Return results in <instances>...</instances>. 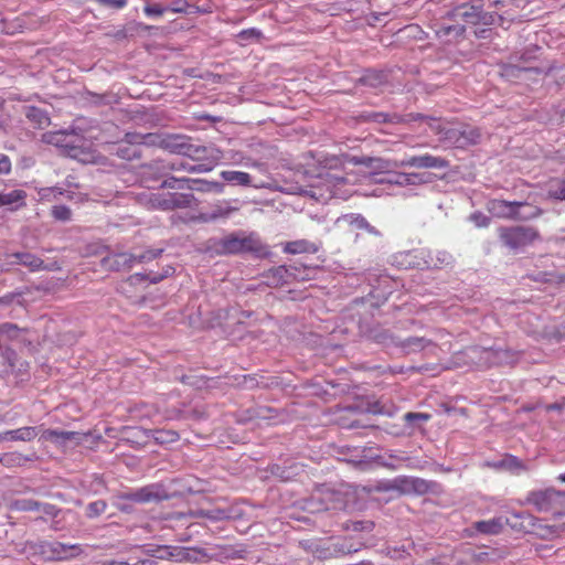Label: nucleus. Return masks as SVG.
<instances>
[{
    "instance_id": "obj_1",
    "label": "nucleus",
    "mask_w": 565,
    "mask_h": 565,
    "mask_svg": "<svg viewBox=\"0 0 565 565\" xmlns=\"http://www.w3.org/2000/svg\"><path fill=\"white\" fill-rule=\"evenodd\" d=\"M351 173L338 175L332 172H326L318 175L309 185L299 188V194L309 196L318 202H327L334 196H344L341 186L354 182Z\"/></svg>"
},
{
    "instance_id": "obj_2",
    "label": "nucleus",
    "mask_w": 565,
    "mask_h": 565,
    "mask_svg": "<svg viewBox=\"0 0 565 565\" xmlns=\"http://www.w3.org/2000/svg\"><path fill=\"white\" fill-rule=\"evenodd\" d=\"M487 209L499 218L530 220L542 214V210L537 206L519 201L490 200Z\"/></svg>"
},
{
    "instance_id": "obj_3",
    "label": "nucleus",
    "mask_w": 565,
    "mask_h": 565,
    "mask_svg": "<svg viewBox=\"0 0 565 565\" xmlns=\"http://www.w3.org/2000/svg\"><path fill=\"white\" fill-rule=\"evenodd\" d=\"M526 501L540 512L552 513L555 516L565 515V491L553 488L532 491L527 494Z\"/></svg>"
},
{
    "instance_id": "obj_4",
    "label": "nucleus",
    "mask_w": 565,
    "mask_h": 565,
    "mask_svg": "<svg viewBox=\"0 0 565 565\" xmlns=\"http://www.w3.org/2000/svg\"><path fill=\"white\" fill-rule=\"evenodd\" d=\"M142 203L154 210L172 211L190 207L195 198L191 193H143L140 196Z\"/></svg>"
},
{
    "instance_id": "obj_5",
    "label": "nucleus",
    "mask_w": 565,
    "mask_h": 565,
    "mask_svg": "<svg viewBox=\"0 0 565 565\" xmlns=\"http://www.w3.org/2000/svg\"><path fill=\"white\" fill-rule=\"evenodd\" d=\"M216 248L222 254L260 253L263 250V244L256 234L238 232L220 239Z\"/></svg>"
},
{
    "instance_id": "obj_6",
    "label": "nucleus",
    "mask_w": 565,
    "mask_h": 565,
    "mask_svg": "<svg viewBox=\"0 0 565 565\" xmlns=\"http://www.w3.org/2000/svg\"><path fill=\"white\" fill-rule=\"evenodd\" d=\"M499 237L510 249H522L540 238L539 232L530 226L500 227Z\"/></svg>"
},
{
    "instance_id": "obj_7",
    "label": "nucleus",
    "mask_w": 565,
    "mask_h": 565,
    "mask_svg": "<svg viewBox=\"0 0 565 565\" xmlns=\"http://www.w3.org/2000/svg\"><path fill=\"white\" fill-rule=\"evenodd\" d=\"M451 18L457 21H463L468 24L492 25L500 17L493 12H483L480 7L473 4H462L451 12Z\"/></svg>"
},
{
    "instance_id": "obj_8",
    "label": "nucleus",
    "mask_w": 565,
    "mask_h": 565,
    "mask_svg": "<svg viewBox=\"0 0 565 565\" xmlns=\"http://www.w3.org/2000/svg\"><path fill=\"white\" fill-rule=\"evenodd\" d=\"M348 162L354 166H363L366 169V171H364V177L370 178L399 168L397 160H388L379 157L353 156L348 158Z\"/></svg>"
},
{
    "instance_id": "obj_9",
    "label": "nucleus",
    "mask_w": 565,
    "mask_h": 565,
    "mask_svg": "<svg viewBox=\"0 0 565 565\" xmlns=\"http://www.w3.org/2000/svg\"><path fill=\"white\" fill-rule=\"evenodd\" d=\"M416 118L425 119L422 115H416ZM426 120L429 128L440 137V140L459 147V141L461 139V124H452L433 118H426Z\"/></svg>"
},
{
    "instance_id": "obj_10",
    "label": "nucleus",
    "mask_w": 565,
    "mask_h": 565,
    "mask_svg": "<svg viewBox=\"0 0 565 565\" xmlns=\"http://www.w3.org/2000/svg\"><path fill=\"white\" fill-rule=\"evenodd\" d=\"M469 355H480L490 365L512 364L518 359V352L510 349H469Z\"/></svg>"
},
{
    "instance_id": "obj_11",
    "label": "nucleus",
    "mask_w": 565,
    "mask_h": 565,
    "mask_svg": "<svg viewBox=\"0 0 565 565\" xmlns=\"http://www.w3.org/2000/svg\"><path fill=\"white\" fill-rule=\"evenodd\" d=\"M393 488L398 494H425L430 490V484L422 478L399 476L393 479Z\"/></svg>"
},
{
    "instance_id": "obj_12",
    "label": "nucleus",
    "mask_w": 565,
    "mask_h": 565,
    "mask_svg": "<svg viewBox=\"0 0 565 565\" xmlns=\"http://www.w3.org/2000/svg\"><path fill=\"white\" fill-rule=\"evenodd\" d=\"M399 168L413 167L418 169H445L449 162L440 157H435L429 153L413 156L405 160L398 161Z\"/></svg>"
},
{
    "instance_id": "obj_13",
    "label": "nucleus",
    "mask_w": 565,
    "mask_h": 565,
    "mask_svg": "<svg viewBox=\"0 0 565 565\" xmlns=\"http://www.w3.org/2000/svg\"><path fill=\"white\" fill-rule=\"evenodd\" d=\"M166 147L172 152L186 156L192 160H204L205 158V146L190 143L180 137L168 142Z\"/></svg>"
},
{
    "instance_id": "obj_14",
    "label": "nucleus",
    "mask_w": 565,
    "mask_h": 565,
    "mask_svg": "<svg viewBox=\"0 0 565 565\" xmlns=\"http://www.w3.org/2000/svg\"><path fill=\"white\" fill-rule=\"evenodd\" d=\"M167 495L161 486L149 484L126 494V499L136 503H149L166 499Z\"/></svg>"
},
{
    "instance_id": "obj_15",
    "label": "nucleus",
    "mask_w": 565,
    "mask_h": 565,
    "mask_svg": "<svg viewBox=\"0 0 565 565\" xmlns=\"http://www.w3.org/2000/svg\"><path fill=\"white\" fill-rule=\"evenodd\" d=\"M85 436V434L77 431L46 429L44 430L42 438L57 446H66L67 444L79 445L84 440Z\"/></svg>"
},
{
    "instance_id": "obj_16",
    "label": "nucleus",
    "mask_w": 565,
    "mask_h": 565,
    "mask_svg": "<svg viewBox=\"0 0 565 565\" xmlns=\"http://www.w3.org/2000/svg\"><path fill=\"white\" fill-rule=\"evenodd\" d=\"M340 503L339 494L333 491H317L310 499L308 508L311 511L337 509Z\"/></svg>"
},
{
    "instance_id": "obj_17",
    "label": "nucleus",
    "mask_w": 565,
    "mask_h": 565,
    "mask_svg": "<svg viewBox=\"0 0 565 565\" xmlns=\"http://www.w3.org/2000/svg\"><path fill=\"white\" fill-rule=\"evenodd\" d=\"M171 556L178 563H203L211 559L205 550L184 546H174V554Z\"/></svg>"
},
{
    "instance_id": "obj_18",
    "label": "nucleus",
    "mask_w": 565,
    "mask_h": 565,
    "mask_svg": "<svg viewBox=\"0 0 565 565\" xmlns=\"http://www.w3.org/2000/svg\"><path fill=\"white\" fill-rule=\"evenodd\" d=\"M137 257L129 253L110 254L103 258V265L110 270H129L136 264Z\"/></svg>"
},
{
    "instance_id": "obj_19",
    "label": "nucleus",
    "mask_w": 565,
    "mask_h": 565,
    "mask_svg": "<svg viewBox=\"0 0 565 565\" xmlns=\"http://www.w3.org/2000/svg\"><path fill=\"white\" fill-rule=\"evenodd\" d=\"M423 264L416 263L418 267L425 268H443L452 262V256L445 250L420 252Z\"/></svg>"
},
{
    "instance_id": "obj_20",
    "label": "nucleus",
    "mask_w": 565,
    "mask_h": 565,
    "mask_svg": "<svg viewBox=\"0 0 565 565\" xmlns=\"http://www.w3.org/2000/svg\"><path fill=\"white\" fill-rule=\"evenodd\" d=\"M237 210L238 207L232 206L230 201L223 200L217 201L214 205L211 206L210 211L201 213L199 217L203 222H215L220 218L230 217V215Z\"/></svg>"
},
{
    "instance_id": "obj_21",
    "label": "nucleus",
    "mask_w": 565,
    "mask_h": 565,
    "mask_svg": "<svg viewBox=\"0 0 565 565\" xmlns=\"http://www.w3.org/2000/svg\"><path fill=\"white\" fill-rule=\"evenodd\" d=\"M77 136L68 131H54L45 132L42 135V140L46 143L54 145L61 148L75 149L79 147L76 143Z\"/></svg>"
},
{
    "instance_id": "obj_22",
    "label": "nucleus",
    "mask_w": 565,
    "mask_h": 565,
    "mask_svg": "<svg viewBox=\"0 0 565 565\" xmlns=\"http://www.w3.org/2000/svg\"><path fill=\"white\" fill-rule=\"evenodd\" d=\"M81 552L79 545H67L61 542L47 543L43 546V553H50L55 559H68Z\"/></svg>"
},
{
    "instance_id": "obj_23",
    "label": "nucleus",
    "mask_w": 565,
    "mask_h": 565,
    "mask_svg": "<svg viewBox=\"0 0 565 565\" xmlns=\"http://www.w3.org/2000/svg\"><path fill=\"white\" fill-rule=\"evenodd\" d=\"M430 181V178H429V174L427 173H403V172H399V173H396L394 175V178L392 179H387V180H383L381 179L379 182L381 183H390V184H395V185H399V186H407V185H420V184H424V183H427Z\"/></svg>"
},
{
    "instance_id": "obj_24",
    "label": "nucleus",
    "mask_w": 565,
    "mask_h": 565,
    "mask_svg": "<svg viewBox=\"0 0 565 565\" xmlns=\"http://www.w3.org/2000/svg\"><path fill=\"white\" fill-rule=\"evenodd\" d=\"M19 333V329L15 324L12 323H3L0 326V353L8 361L9 365L13 367V360L15 358V353L10 349L2 348L3 338L13 339L17 338Z\"/></svg>"
},
{
    "instance_id": "obj_25",
    "label": "nucleus",
    "mask_w": 565,
    "mask_h": 565,
    "mask_svg": "<svg viewBox=\"0 0 565 565\" xmlns=\"http://www.w3.org/2000/svg\"><path fill=\"white\" fill-rule=\"evenodd\" d=\"M38 436L36 427H21L14 430L0 433V441L19 440L30 441Z\"/></svg>"
},
{
    "instance_id": "obj_26",
    "label": "nucleus",
    "mask_w": 565,
    "mask_h": 565,
    "mask_svg": "<svg viewBox=\"0 0 565 565\" xmlns=\"http://www.w3.org/2000/svg\"><path fill=\"white\" fill-rule=\"evenodd\" d=\"M189 190H195L203 193L222 194L225 185L218 181H209L205 179H192L191 184L188 185Z\"/></svg>"
},
{
    "instance_id": "obj_27",
    "label": "nucleus",
    "mask_w": 565,
    "mask_h": 565,
    "mask_svg": "<svg viewBox=\"0 0 565 565\" xmlns=\"http://www.w3.org/2000/svg\"><path fill=\"white\" fill-rule=\"evenodd\" d=\"M463 32L465 26L462 24H449L447 22H443L436 30L437 36L446 41L457 40L463 34Z\"/></svg>"
},
{
    "instance_id": "obj_28",
    "label": "nucleus",
    "mask_w": 565,
    "mask_h": 565,
    "mask_svg": "<svg viewBox=\"0 0 565 565\" xmlns=\"http://www.w3.org/2000/svg\"><path fill=\"white\" fill-rule=\"evenodd\" d=\"M172 171H186L189 173H205L213 170V166L207 163L190 164L186 161H175L168 164Z\"/></svg>"
},
{
    "instance_id": "obj_29",
    "label": "nucleus",
    "mask_w": 565,
    "mask_h": 565,
    "mask_svg": "<svg viewBox=\"0 0 565 565\" xmlns=\"http://www.w3.org/2000/svg\"><path fill=\"white\" fill-rule=\"evenodd\" d=\"M25 196V192L22 190L0 193V206H9L11 210H14L24 204Z\"/></svg>"
},
{
    "instance_id": "obj_30",
    "label": "nucleus",
    "mask_w": 565,
    "mask_h": 565,
    "mask_svg": "<svg viewBox=\"0 0 565 565\" xmlns=\"http://www.w3.org/2000/svg\"><path fill=\"white\" fill-rule=\"evenodd\" d=\"M537 535L543 540H553L561 536L565 531V524L537 523L535 525Z\"/></svg>"
},
{
    "instance_id": "obj_31",
    "label": "nucleus",
    "mask_w": 565,
    "mask_h": 565,
    "mask_svg": "<svg viewBox=\"0 0 565 565\" xmlns=\"http://www.w3.org/2000/svg\"><path fill=\"white\" fill-rule=\"evenodd\" d=\"M495 469L508 470L512 473L520 475L526 470V467L516 457L509 456L491 465Z\"/></svg>"
},
{
    "instance_id": "obj_32",
    "label": "nucleus",
    "mask_w": 565,
    "mask_h": 565,
    "mask_svg": "<svg viewBox=\"0 0 565 565\" xmlns=\"http://www.w3.org/2000/svg\"><path fill=\"white\" fill-rule=\"evenodd\" d=\"M473 527L480 533L494 535L503 530V521L501 518L478 521L473 524Z\"/></svg>"
},
{
    "instance_id": "obj_33",
    "label": "nucleus",
    "mask_w": 565,
    "mask_h": 565,
    "mask_svg": "<svg viewBox=\"0 0 565 565\" xmlns=\"http://www.w3.org/2000/svg\"><path fill=\"white\" fill-rule=\"evenodd\" d=\"M25 116L39 129H43L50 125V117L44 110L40 108L32 106L28 107L25 110Z\"/></svg>"
},
{
    "instance_id": "obj_34",
    "label": "nucleus",
    "mask_w": 565,
    "mask_h": 565,
    "mask_svg": "<svg viewBox=\"0 0 565 565\" xmlns=\"http://www.w3.org/2000/svg\"><path fill=\"white\" fill-rule=\"evenodd\" d=\"M12 256L17 259L18 264L28 267L32 271L43 268V260L31 253H15Z\"/></svg>"
},
{
    "instance_id": "obj_35",
    "label": "nucleus",
    "mask_w": 565,
    "mask_h": 565,
    "mask_svg": "<svg viewBox=\"0 0 565 565\" xmlns=\"http://www.w3.org/2000/svg\"><path fill=\"white\" fill-rule=\"evenodd\" d=\"M461 139L459 141V147H467L470 145H475L480 140L481 134L478 128L461 124Z\"/></svg>"
},
{
    "instance_id": "obj_36",
    "label": "nucleus",
    "mask_w": 565,
    "mask_h": 565,
    "mask_svg": "<svg viewBox=\"0 0 565 565\" xmlns=\"http://www.w3.org/2000/svg\"><path fill=\"white\" fill-rule=\"evenodd\" d=\"M221 177L223 180L235 183L238 185H252V177L243 171H222Z\"/></svg>"
},
{
    "instance_id": "obj_37",
    "label": "nucleus",
    "mask_w": 565,
    "mask_h": 565,
    "mask_svg": "<svg viewBox=\"0 0 565 565\" xmlns=\"http://www.w3.org/2000/svg\"><path fill=\"white\" fill-rule=\"evenodd\" d=\"M288 269L285 266H278L268 270L266 282L269 286H279L287 282Z\"/></svg>"
},
{
    "instance_id": "obj_38",
    "label": "nucleus",
    "mask_w": 565,
    "mask_h": 565,
    "mask_svg": "<svg viewBox=\"0 0 565 565\" xmlns=\"http://www.w3.org/2000/svg\"><path fill=\"white\" fill-rule=\"evenodd\" d=\"M19 509L23 511H40L45 514H53L54 507L40 503L34 500H21L18 502Z\"/></svg>"
},
{
    "instance_id": "obj_39",
    "label": "nucleus",
    "mask_w": 565,
    "mask_h": 565,
    "mask_svg": "<svg viewBox=\"0 0 565 565\" xmlns=\"http://www.w3.org/2000/svg\"><path fill=\"white\" fill-rule=\"evenodd\" d=\"M312 247V243L306 239H300L287 243L284 247V252L288 254H301L311 252L313 249Z\"/></svg>"
},
{
    "instance_id": "obj_40",
    "label": "nucleus",
    "mask_w": 565,
    "mask_h": 565,
    "mask_svg": "<svg viewBox=\"0 0 565 565\" xmlns=\"http://www.w3.org/2000/svg\"><path fill=\"white\" fill-rule=\"evenodd\" d=\"M430 344H431L430 340H427L425 338H419V337H412V338L406 339L403 342V347L406 350H408V352H416V351L423 350Z\"/></svg>"
},
{
    "instance_id": "obj_41",
    "label": "nucleus",
    "mask_w": 565,
    "mask_h": 565,
    "mask_svg": "<svg viewBox=\"0 0 565 565\" xmlns=\"http://www.w3.org/2000/svg\"><path fill=\"white\" fill-rule=\"evenodd\" d=\"M191 181H192V179H190V178L170 177L161 183V188L181 190V189L188 188V185L191 184Z\"/></svg>"
},
{
    "instance_id": "obj_42",
    "label": "nucleus",
    "mask_w": 565,
    "mask_h": 565,
    "mask_svg": "<svg viewBox=\"0 0 565 565\" xmlns=\"http://www.w3.org/2000/svg\"><path fill=\"white\" fill-rule=\"evenodd\" d=\"M146 553L149 556H154L159 559L173 561L171 555L174 554V546H158L157 550H147Z\"/></svg>"
},
{
    "instance_id": "obj_43",
    "label": "nucleus",
    "mask_w": 565,
    "mask_h": 565,
    "mask_svg": "<svg viewBox=\"0 0 565 565\" xmlns=\"http://www.w3.org/2000/svg\"><path fill=\"white\" fill-rule=\"evenodd\" d=\"M205 158L204 160L209 161L211 166L214 167L215 163L220 162L221 160H223L225 157L223 154V152L216 148V147H213V146H210V147H205Z\"/></svg>"
},
{
    "instance_id": "obj_44",
    "label": "nucleus",
    "mask_w": 565,
    "mask_h": 565,
    "mask_svg": "<svg viewBox=\"0 0 565 565\" xmlns=\"http://www.w3.org/2000/svg\"><path fill=\"white\" fill-rule=\"evenodd\" d=\"M162 249H148L139 255H136V264L148 263L160 256Z\"/></svg>"
},
{
    "instance_id": "obj_45",
    "label": "nucleus",
    "mask_w": 565,
    "mask_h": 565,
    "mask_svg": "<svg viewBox=\"0 0 565 565\" xmlns=\"http://www.w3.org/2000/svg\"><path fill=\"white\" fill-rule=\"evenodd\" d=\"M52 215L58 221H68L71 218V210L65 205H55L52 209Z\"/></svg>"
},
{
    "instance_id": "obj_46",
    "label": "nucleus",
    "mask_w": 565,
    "mask_h": 565,
    "mask_svg": "<svg viewBox=\"0 0 565 565\" xmlns=\"http://www.w3.org/2000/svg\"><path fill=\"white\" fill-rule=\"evenodd\" d=\"M262 36V32L257 29H247L243 30L237 34V38L243 43L248 40H259Z\"/></svg>"
},
{
    "instance_id": "obj_47",
    "label": "nucleus",
    "mask_w": 565,
    "mask_h": 565,
    "mask_svg": "<svg viewBox=\"0 0 565 565\" xmlns=\"http://www.w3.org/2000/svg\"><path fill=\"white\" fill-rule=\"evenodd\" d=\"M106 510V503L104 501H95L88 504L87 507V514L88 516H97L105 512Z\"/></svg>"
},
{
    "instance_id": "obj_48",
    "label": "nucleus",
    "mask_w": 565,
    "mask_h": 565,
    "mask_svg": "<svg viewBox=\"0 0 565 565\" xmlns=\"http://www.w3.org/2000/svg\"><path fill=\"white\" fill-rule=\"evenodd\" d=\"M42 200H56L58 195L63 194V191L57 188H44L39 192Z\"/></svg>"
},
{
    "instance_id": "obj_49",
    "label": "nucleus",
    "mask_w": 565,
    "mask_h": 565,
    "mask_svg": "<svg viewBox=\"0 0 565 565\" xmlns=\"http://www.w3.org/2000/svg\"><path fill=\"white\" fill-rule=\"evenodd\" d=\"M470 220L478 227H487L490 224V218L481 212H476V213L471 214Z\"/></svg>"
},
{
    "instance_id": "obj_50",
    "label": "nucleus",
    "mask_w": 565,
    "mask_h": 565,
    "mask_svg": "<svg viewBox=\"0 0 565 565\" xmlns=\"http://www.w3.org/2000/svg\"><path fill=\"white\" fill-rule=\"evenodd\" d=\"M374 527V523L372 521H354L352 522L349 529L361 532V531H372Z\"/></svg>"
},
{
    "instance_id": "obj_51",
    "label": "nucleus",
    "mask_w": 565,
    "mask_h": 565,
    "mask_svg": "<svg viewBox=\"0 0 565 565\" xmlns=\"http://www.w3.org/2000/svg\"><path fill=\"white\" fill-rule=\"evenodd\" d=\"M11 168L12 164L10 158L4 153H0V174H9L11 172Z\"/></svg>"
},
{
    "instance_id": "obj_52",
    "label": "nucleus",
    "mask_w": 565,
    "mask_h": 565,
    "mask_svg": "<svg viewBox=\"0 0 565 565\" xmlns=\"http://www.w3.org/2000/svg\"><path fill=\"white\" fill-rule=\"evenodd\" d=\"M143 11L147 15L161 17L164 13L166 8L160 4H148L143 8Z\"/></svg>"
},
{
    "instance_id": "obj_53",
    "label": "nucleus",
    "mask_w": 565,
    "mask_h": 565,
    "mask_svg": "<svg viewBox=\"0 0 565 565\" xmlns=\"http://www.w3.org/2000/svg\"><path fill=\"white\" fill-rule=\"evenodd\" d=\"M429 418H430V415L425 414V413H411L409 412L404 415L405 422H408V423H412L414 420L427 422Z\"/></svg>"
},
{
    "instance_id": "obj_54",
    "label": "nucleus",
    "mask_w": 565,
    "mask_h": 565,
    "mask_svg": "<svg viewBox=\"0 0 565 565\" xmlns=\"http://www.w3.org/2000/svg\"><path fill=\"white\" fill-rule=\"evenodd\" d=\"M178 435L174 431H158V441L159 443H166V441H174L177 439Z\"/></svg>"
},
{
    "instance_id": "obj_55",
    "label": "nucleus",
    "mask_w": 565,
    "mask_h": 565,
    "mask_svg": "<svg viewBox=\"0 0 565 565\" xmlns=\"http://www.w3.org/2000/svg\"><path fill=\"white\" fill-rule=\"evenodd\" d=\"M145 136L139 134H127L126 135V141L129 145H141L145 142Z\"/></svg>"
},
{
    "instance_id": "obj_56",
    "label": "nucleus",
    "mask_w": 565,
    "mask_h": 565,
    "mask_svg": "<svg viewBox=\"0 0 565 565\" xmlns=\"http://www.w3.org/2000/svg\"><path fill=\"white\" fill-rule=\"evenodd\" d=\"M375 490L380 492L395 491V488H393V479L379 482Z\"/></svg>"
},
{
    "instance_id": "obj_57",
    "label": "nucleus",
    "mask_w": 565,
    "mask_h": 565,
    "mask_svg": "<svg viewBox=\"0 0 565 565\" xmlns=\"http://www.w3.org/2000/svg\"><path fill=\"white\" fill-rule=\"evenodd\" d=\"M118 154L124 158V159H131L134 157H137L138 156V152L136 149H131V151H129L128 148H124V147H119L118 148Z\"/></svg>"
},
{
    "instance_id": "obj_58",
    "label": "nucleus",
    "mask_w": 565,
    "mask_h": 565,
    "mask_svg": "<svg viewBox=\"0 0 565 565\" xmlns=\"http://www.w3.org/2000/svg\"><path fill=\"white\" fill-rule=\"evenodd\" d=\"M227 159L234 163V164H243V160L245 159V157L241 153V152H237V151H231L227 156Z\"/></svg>"
},
{
    "instance_id": "obj_59",
    "label": "nucleus",
    "mask_w": 565,
    "mask_h": 565,
    "mask_svg": "<svg viewBox=\"0 0 565 565\" xmlns=\"http://www.w3.org/2000/svg\"><path fill=\"white\" fill-rule=\"evenodd\" d=\"M550 193L556 199L565 200V182L557 183V189Z\"/></svg>"
},
{
    "instance_id": "obj_60",
    "label": "nucleus",
    "mask_w": 565,
    "mask_h": 565,
    "mask_svg": "<svg viewBox=\"0 0 565 565\" xmlns=\"http://www.w3.org/2000/svg\"><path fill=\"white\" fill-rule=\"evenodd\" d=\"M242 166H245V167H255V168H257V169H259V170H262V171H263V170H264V168H265V166H264L263 163L257 162V161H254V160H252L250 158H245V159L243 160V164H242Z\"/></svg>"
},
{
    "instance_id": "obj_61",
    "label": "nucleus",
    "mask_w": 565,
    "mask_h": 565,
    "mask_svg": "<svg viewBox=\"0 0 565 565\" xmlns=\"http://www.w3.org/2000/svg\"><path fill=\"white\" fill-rule=\"evenodd\" d=\"M14 300H18V302L20 303L19 296L14 294H9L0 298V303L9 305Z\"/></svg>"
},
{
    "instance_id": "obj_62",
    "label": "nucleus",
    "mask_w": 565,
    "mask_h": 565,
    "mask_svg": "<svg viewBox=\"0 0 565 565\" xmlns=\"http://www.w3.org/2000/svg\"><path fill=\"white\" fill-rule=\"evenodd\" d=\"M354 224H355L359 228H364V227L366 228V227H369V224H367V222L365 221V218L360 217V216H358V217H355V218H354Z\"/></svg>"
},
{
    "instance_id": "obj_63",
    "label": "nucleus",
    "mask_w": 565,
    "mask_h": 565,
    "mask_svg": "<svg viewBox=\"0 0 565 565\" xmlns=\"http://www.w3.org/2000/svg\"><path fill=\"white\" fill-rule=\"evenodd\" d=\"M100 565H129V563L124 561L106 559L103 561Z\"/></svg>"
},
{
    "instance_id": "obj_64",
    "label": "nucleus",
    "mask_w": 565,
    "mask_h": 565,
    "mask_svg": "<svg viewBox=\"0 0 565 565\" xmlns=\"http://www.w3.org/2000/svg\"><path fill=\"white\" fill-rule=\"evenodd\" d=\"M129 565H156V563L151 559H139L135 563H129Z\"/></svg>"
}]
</instances>
